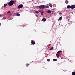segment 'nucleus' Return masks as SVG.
<instances>
[{"label":"nucleus","mask_w":75,"mask_h":75,"mask_svg":"<svg viewBox=\"0 0 75 75\" xmlns=\"http://www.w3.org/2000/svg\"><path fill=\"white\" fill-rule=\"evenodd\" d=\"M53 49V47H51L50 48V50H52Z\"/></svg>","instance_id":"nucleus-19"},{"label":"nucleus","mask_w":75,"mask_h":75,"mask_svg":"<svg viewBox=\"0 0 75 75\" xmlns=\"http://www.w3.org/2000/svg\"><path fill=\"white\" fill-rule=\"evenodd\" d=\"M45 8H48V7H49V6H48V5H46L45 6Z\"/></svg>","instance_id":"nucleus-13"},{"label":"nucleus","mask_w":75,"mask_h":75,"mask_svg":"<svg viewBox=\"0 0 75 75\" xmlns=\"http://www.w3.org/2000/svg\"><path fill=\"white\" fill-rule=\"evenodd\" d=\"M38 11L40 12V13H41L42 12V11H41V10H38Z\"/></svg>","instance_id":"nucleus-22"},{"label":"nucleus","mask_w":75,"mask_h":75,"mask_svg":"<svg viewBox=\"0 0 75 75\" xmlns=\"http://www.w3.org/2000/svg\"><path fill=\"white\" fill-rule=\"evenodd\" d=\"M23 7V5L22 4L18 6V8H19V9L21 8H22Z\"/></svg>","instance_id":"nucleus-3"},{"label":"nucleus","mask_w":75,"mask_h":75,"mask_svg":"<svg viewBox=\"0 0 75 75\" xmlns=\"http://www.w3.org/2000/svg\"><path fill=\"white\" fill-rule=\"evenodd\" d=\"M3 19H4V20H5V19H6V18H5V17H3Z\"/></svg>","instance_id":"nucleus-25"},{"label":"nucleus","mask_w":75,"mask_h":75,"mask_svg":"<svg viewBox=\"0 0 75 75\" xmlns=\"http://www.w3.org/2000/svg\"><path fill=\"white\" fill-rule=\"evenodd\" d=\"M65 2L67 4L68 3V0H66L65 1Z\"/></svg>","instance_id":"nucleus-16"},{"label":"nucleus","mask_w":75,"mask_h":75,"mask_svg":"<svg viewBox=\"0 0 75 75\" xmlns=\"http://www.w3.org/2000/svg\"><path fill=\"white\" fill-rule=\"evenodd\" d=\"M7 13L8 14H10V11H8L7 12Z\"/></svg>","instance_id":"nucleus-24"},{"label":"nucleus","mask_w":75,"mask_h":75,"mask_svg":"<svg viewBox=\"0 0 75 75\" xmlns=\"http://www.w3.org/2000/svg\"><path fill=\"white\" fill-rule=\"evenodd\" d=\"M35 12L36 13H37V14H38V13H39V12L37 11H35Z\"/></svg>","instance_id":"nucleus-14"},{"label":"nucleus","mask_w":75,"mask_h":75,"mask_svg":"<svg viewBox=\"0 0 75 75\" xmlns=\"http://www.w3.org/2000/svg\"><path fill=\"white\" fill-rule=\"evenodd\" d=\"M57 59H53V61H57Z\"/></svg>","instance_id":"nucleus-20"},{"label":"nucleus","mask_w":75,"mask_h":75,"mask_svg":"<svg viewBox=\"0 0 75 75\" xmlns=\"http://www.w3.org/2000/svg\"><path fill=\"white\" fill-rule=\"evenodd\" d=\"M49 6H50V7H52V4H49Z\"/></svg>","instance_id":"nucleus-8"},{"label":"nucleus","mask_w":75,"mask_h":75,"mask_svg":"<svg viewBox=\"0 0 75 75\" xmlns=\"http://www.w3.org/2000/svg\"><path fill=\"white\" fill-rule=\"evenodd\" d=\"M39 8L40 9H43V8H45L44 5H42L39 6Z\"/></svg>","instance_id":"nucleus-2"},{"label":"nucleus","mask_w":75,"mask_h":75,"mask_svg":"<svg viewBox=\"0 0 75 75\" xmlns=\"http://www.w3.org/2000/svg\"><path fill=\"white\" fill-rule=\"evenodd\" d=\"M62 17H61L59 18V20H62Z\"/></svg>","instance_id":"nucleus-12"},{"label":"nucleus","mask_w":75,"mask_h":75,"mask_svg":"<svg viewBox=\"0 0 75 75\" xmlns=\"http://www.w3.org/2000/svg\"><path fill=\"white\" fill-rule=\"evenodd\" d=\"M7 5V4H5L4 5V7H6V6Z\"/></svg>","instance_id":"nucleus-11"},{"label":"nucleus","mask_w":75,"mask_h":75,"mask_svg":"<svg viewBox=\"0 0 75 75\" xmlns=\"http://www.w3.org/2000/svg\"><path fill=\"white\" fill-rule=\"evenodd\" d=\"M72 75H75V72H73L72 73Z\"/></svg>","instance_id":"nucleus-15"},{"label":"nucleus","mask_w":75,"mask_h":75,"mask_svg":"<svg viewBox=\"0 0 75 75\" xmlns=\"http://www.w3.org/2000/svg\"><path fill=\"white\" fill-rule=\"evenodd\" d=\"M56 56H57V58H59V53H57V54H56Z\"/></svg>","instance_id":"nucleus-7"},{"label":"nucleus","mask_w":75,"mask_h":75,"mask_svg":"<svg viewBox=\"0 0 75 75\" xmlns=\"http://www.w3.org/2000/svg\"><path fill=\"white\" fill-rule=\"evenodd\" d=\"M31 41V43L32 44H35V42L33 41V40H32Z\"/></svg>","instance_id":"nucleus-6"},{"label":"nucleus","mask_w":75,"mask_h":75,"mask_svg":"<svg viewBox=\"0 0 75 75\" xmlns=\"http://www.w3.org/2000/svg\"><path fill=\"white\" fill-rule=\"evenodd\" d=\"M16 16H20V14L19 13H17L16 14Z\"/></svg>","instance_id":"nucleus-18"},{"label":"nucleus","mask_w":75,"mask_h":75,"mask_svg":"<svg viewBox=\"0 0 75 75\" xmlns=\"http://www.w3.org/2000/svg\"><path fill=\"white\" fill-rule=\"evenodd\" d=\"M14 3V1H11L10 2L8 3V5L10 6H13V5Z\"/></svg>","instance_id":"nucleus-1"},{"label":"nucleus","mask_w":75,"mask_h":75,"mask_svg":"<svg viewBox=\"0 0 75 75\" xmlns=\"http://www.w3.org/2000/svg\"><path fill=\"white\" fill-rule=\"evenodd\" d=\"M26 65L27 67H28V65H29V64H26Z\"/></svg>","instance_id":"nucleus-23"},{"label":"nucleus","mask_w":75,"mask_h":75,"mask_svg":"<svg viewBox=\"0 0 75 75\" xmlns=\"http://www.w3.org/2000/svg\"><path fill=\"white\" fill-rule=\"evenodd\" d=\"M0 17H1V15H0Z\"/></svg>","instance_id":"nucleus-28"},{"label":"nucleus","mask_w":75,"mask_h":75,"mask_svg":"<svg viewBox=\"0 0 75 75\" xmlns=\"http://www.w3.org/2000/svg\"><path fill=\"white\" fill-rule=\"evenodd\" d=\"M67 8H71V6L70 5H68L67 6Z\"/></svg>","instance_id":"nucleus-9"},{"label":"nucleus","mask_w":75,"mask_h":75,"mask_svg":"<svg viewBox=\"0 0 75 75\" xmlns=\"http://www.w3.org/2000/svg\"><path fill=\"white\" fill-rule=\"evenodd\" d=\"M40 13L41 14V15H43V14H44V12H41Z\"/></svg>","instance_id":"nucleus-17"},{"label":"nucleus","mask_w":75,"mask_h":75,"mask_svg":"<svg viewBox=\"0 0 75 75\" xmlns=\"http://www.w3.org/2000/svg\"><path fill=\"white\" fill-rule=\"evenodd\" d=\"M47 61H50V60L49 59H48Z\"/></svg>","instance_id":"nucleus-26"},{"label":"nucleus","mask_w":75,"mask_h":75,"mask_svg":"<svg viewBox=\"0 0 75 75\" xmlns=\"http://www.w3.org/2000/svg\"><path fill=\"white\" fill-rule=\"evenodd\" d=\"M36 17H38V16L37 15H36Z\"/></svg>","instance_id":"nucleus-27"},{"label":"nucleus","mask_w":75,"mask_h":75,"mask_svg":"<svg viewBox=\"0 0 75 75\" xmlns=\"http://www.w3.org/2000/svg\"><path fill=\"white\" fill-rule=\"evenodd\" d=\"M75 6L74 5H71V9H74V8H75Z\"/></svg>","instance_id":"nucleus-4"},{"label":"nucleus","mask_w":75,"mask_h":75,"mask_svg":"<svg viewBox=\"0 0 75 75\" xmlns=\"http://www.w3.org/2000/svg\"><path fill=\"white\" fill-rule=\"evenodd\" d=\"M47 13L50 14L51 13V11L50 10H48L47 11Z\"/></svg>","instance_id":"nucleus-5"},{"label":"nucleus","mask_w":75,"mask_h":75,"mask_svg":"<svg viewBox=\"0 0 75 75\" xmlns=\"http://www.w3.org/2000/svg\"><path fill=\"white\" fill-rule=\"evenodd\" d=\"M60 52H61V51H59L57 52V53H60Z\"/></svg>","instance_id":"nucleus-21"},{"label":"nucleus","mask_w":75,"mask_h":75,"mask_svg":"<svg viewBox=\"0 0 75 75\" xmlns=\"http://www.w3.org/2000/svg\"><path fill=\"white\" fill-rule=\"evenodd\" d=\"M43 21H46V19L43 18L42 20Z\"/></svg>","instance_id":"nucleus-10"}]
</instances>
